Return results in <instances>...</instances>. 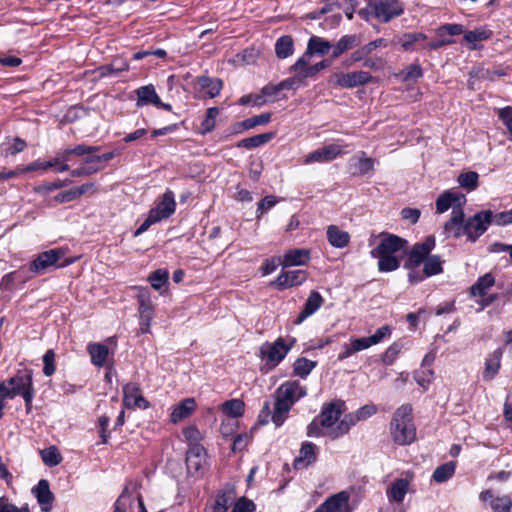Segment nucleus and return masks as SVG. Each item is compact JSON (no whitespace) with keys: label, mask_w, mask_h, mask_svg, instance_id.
Returning a JSON list of instances; mask_svg holds the SVG:
<instances>
[{"label":"nucleus","mask_w":512,"mask_h":512,"mask_svg":"<svg viewBox=\"0 0 512 512\" xmlns=\"http://www.w3.org/2000/svg\"><path fill=\"white\" fill-rule=\"evenodd\" d=\"M69 183H70V181H68V180H57L54 182H48V183H44V184L40 185L39 187H37L35 189V191L38 193L51 192L53 190L63 188L65 186H67Z\"/></svg>","instance_id":"nucleus-61"},{"label":"nucleus","mask_w":512,"mask_h":512,"mask_svg":"<svg viewBox=\"0 0 512 512\" xmlns=\"http://www.w3.org/2000/svg\"><path fill=\"white\" fill-rule=\"evenodd\" d=\"M372 79L373 77L370 73L360 70L348 73H334L331 75L329 82L340 88L352 89L366 85L370 83Z\"/></svg>","instance_id":"nucleus-8"},{"label":"nucleus","mask_w":512,"mask_h":512,"mask_svg":"<svg viewBox=\"0 0 512 512\" xmlns=\"http://www.w3.org/2000/svg\"><path fill=\"white\" fill-rule=\"evenodd\" d=\"M274 137L273 133H263L258 134L252 137H248L245 139H242L238 144L237 147H242L246 149H252L259 147L261 145H264L265 143L269 142Z\"/></svg>","instance_id":"nucleus-41"},{"label":"nucleus","mask_w":512,"mask_h":512,"mask_svg":"<svg viewBox=\"0 0 512 512\" xmlns=\"http://www.w3.org/2000/svg\"><path fill=\"white\" fill-rule=\"evenodd\" d=\"M307 279L303 270L282 271L274 281L278 290H284L293 286L301 285Z\"/></svg>","instance_id":"nucleus-18"},{"label":"nucleus","mask_w":512,"mask_h":512,"mask_svg":"<svg viewBox=\"0 0 512 512\" xmlns=\"http://www.w3.org/2000/svg\"><path fill=\"white\" fill-rule=\"evenodd\" d=\"M353 509L350 505V493L340 491L329 496L313 512H352Z\"/></svg>","instance_id":"nucleus-12"},{"label":"nucleus","mask_w":512,"mask_h":512,"mask_svg":"<svg viewBox=\"0 0 512 512\" xmlns=\"http://www.w3.org/2000/svg\"><path fill=\"white\" fill-rule=\"evenodd\" d=\"M137 290L136 297L139 304L140 329L142 333H148L154 316V304L147 288L137 287Z\"/></svg>","instance_id":"nucleus-9"},{"label":"nucleus","mask_w":512,"mask_h":512,"mask_svg":"<svg viewBox=\"0 0 512 512\" xmlns=\"http://www.w3.org/2000/svg\"><path fill=\"white\" fill-rule=\"evenodd\" d=\"M281 91L279 84H267L261 90V95H255L254 106H262L268 100L267 98H273Z\"/></svg>","instance_id":"nucleus-47"},{"label":"nucleus","mask_w":512,"mask_h":512,"mask_svg":"<svg viewBox=\"0 0 512 512\" xmlns=\"http://www.w3.org/2000/svg\"><path fill=\"white\" fill-rule=\"evenodd\" d=\"M479 176L474 171H469L465 173H461L458 176V183L462 188L467 189L468 191H472L478 186Z\"/></svg>","instance_id":"nucleus-48"},{"label":"nucleus","mask_w":512,"mask_h":512,"mask_svg":"<svg viewBox=\"0 0 512 512\" xmlns=\"http://www.w3.org/2000/svg\"><path fill=\"white\" fill-rule=\"evenodd\" d=\"M360 43L356 35H345L333 46L332 57L338 58L344 52L354 48Z\"/></svg>","instance_id":"nucleus-37"},{"label":"nucleus","mask_w":512,"mask_h":512,"mask_svg":"<svg viewBox=\"0 0 512 512\" xmlns=\"http://www.w3.org/2000/svg\"><path fill=\"white\" fill-rule=\"evenodd\" d=\"M442 263L443 261L440 256L429 254L427 259L424 261L423 271L427 277L438 275L443 272Z\"/></svg>","instance_id":"nucleus-43"},{"label":"nucleus","mask_w":512,"mask_h":512,"mask_svg":"<svg viewBox=\"0 0 512 512\" xmlns=\"http://www.w3.org/2000/svg\"><path fill=\"white\" fill-rule=\"evenodd\" d=\"M277 203L278 200L275 196H265L257 203L256 218L259 219L264 213L272 209Z\"/></svg>","instance_id":"nucleus-50"},{"label":"nucleus","mask_w":512,"mask_h":512,"mask_svg":"<svg viewBox=\"0 0 512 512\" xmlns=\"http://www.w3.org/2000/svg\"><path fill=\"white\" fill-rule=\"evenodd\" d=\"M316 365L317 363L315 361H311L304 357L298 358L293 363V373L294 375L304 379L312 372Z\"/></svg>","instance_id":"nucleus-40"},{"label":"nucleus","mask_w":512,"mask_h":512,"mask_svg":"<svg viewBox=\"0 0 512 512\" xmlns=\"http://www.w3.org/2000/svg\"><path fill=\"white\" fill-rule=\"evenodd\" d=\"M202 450L203 448L200 446H195L189 450L186 458L187 466L189 469L194 468L195 470H198L200 468V461L197 459L200 457Z\"/></svg>","instance_id":"nucleus-58"},{"label":"nucleus","mask_w":512,"mask_h":512,"mask_svg":"<svg viewBox=\"0 0 512 512\" xmlns=\"http://www.w3.org/2000/svg\"><path fill=\"white\" fill-rule=\"evenodd\" d=\"M312 55V53H309V48L307 47L306 52L301 57H299L297 61L290 67V71L297 72V74H299L309 66Z\"/></svg>","instance_id":"nucleus-60"},{"label":"nucleus","mask_w":512,"mask_h":512,"mask_svg":"<svg viewBox=\"0 0 512 512\" xmlns=\"http://www.w3.org/2000/svg\"><path fill=\"white\" fill-rule=\"evenodd\" d=\"M196 408V402L193 398H186L182 400L179 404H177L172 413H171V421L173 423H177L191 415V413Z\"/></svg>","instance_id":"nucleus-28"},{"label":"nucleus","mask_w":512,"mask_h":512,"mask_svg":"<svg viewBox=\"0 0 512 512\" xmlns=\"http://www.w3.org/2000/svg\"><path fill=\"white\" fill-rule=\"evenodd\" d=\"M32 493L36 497L43 512H49L52 508L54 495L50 491L49 482L46 479H41L38 484L33 487Z\"/></svg>","instance_id":"nucleus-19"},{"label":"nucleus","mask_w":512,"mask_h":512,"mask_svg":"<svg viewBox=\"0 0 512 512\" xmlns=\"http://www.w3.org/2000/svg\"><path fill=\"white\" fill-rule=\"evenodd\" d=\"M495 278L491 273H486L479 277L477 281L470 287V295L473 297L486 296L488 290L494 286Z\"/></svg>","instance_id":"nucleus-32"},{"label":"nucleus","mask_w":512,"mask_h":512,"mask_svg":"<svg viewBox=\"0 0 512 512\" xmlns=\"http://www.w3.org/2000/svg\"><path fill=\"white\" fill-rule=\"evenodd\" d=\"M423 75L421 66L417 63H413L407 67L403 74V80L405 81H417Z\"/></svg>","instance_id":"nucleus-59"},{"label":"nucleus","mask_w":512,"mask_h":512,"mask_svg":"<svg viewBox=\"0 0 512 512\" xmlns=\"http://www.w3.org/2000/svg\"><path fill=\"white\" fill-rule=\"evenodd\" d=\"M271 117L272 114L270 112H265L260 115L253 116L251 118H247L234 125V132L240 133L244 130H249L259 125H266L271 121Z\"/></svg>","instance_id":"nucleus-29"},{"label":"nucleus","mask_w":512,"mask_h":512,"mask_svg":"<svg viewBox=\"0 0 512 512\" xmlns=\"http://www.w3.org/2000/svg\"><path fill=\"white\" fill-rule=\"evenodd\" d=\"M503 354V348H497L492 355L486 359L485 370L483 372L484 380H492L500 369L501 357Z\"/></svg>","instance_id":"nucleus-30"},{"label":"nucleus","mask_w":512,"mask_h":512,"mask_svg":"<svg viewBox=\"0 0 512 512\" xmlns=\"http://www.w3.org/2000/svg\"><path fill=\"white\" fill-rule=\"evenodd\" d=\"M342 153L341 146L337 144H329L311 152L305 159V163H324L334 160Z\"/></svg>","instance_id":"nucleus-17"},{"label":"nucleus","mask_w":512,"mask_h":512,"mask_svg":"<svg viewBox=\"0 0 512 512\" xmlns=\"http://www.w3.org/2000/svg\"><path fill=\"white\" fill-rule=\"evenodd\" d=\"M255 510L256 505L252 500L246 497H241L236 501L232 512H254Z\"/></svg>","instance_id":"nucleus-57"},{"label":"nucleus","mask_w":512,"mask_h":512,"mask_svg":"<svg viewBox=\"0 0 512 512\" xmlns=\"http://www.w3.org/2000/svg\"><path fill=\"white\" fill-rule=\"evenodd\" d=\"M456 464L453 461L446 462L438 466L433 474L432 479L437 483H444L448 481L455 473Z\"/></svg>","instance_id":"nucleus-39"},{"label":"nucleus","mask_w":512,"mask_h":512,"mask_svg":"<svg viewBox=\"0 0 512 512\" xmlns=\"http://www.w3.org/2000/svg\"><path fill=\"white\" fill-rule=\"evenodd\" d=\"M94 159L95 155L85 157L79 167L71 170L70 175L72 177H88L98 173L104 168V165L98 161H92Z\"/></svg>","instance_id":"nucleus-23"},{"label":"nucleus","mask_w":512,"mask_h":512,"mask_svg":"<svg viewBox=\"0 0 512 512\" xmlns=\"http://www.w3.org/2000/svg\"><path fill=\"white\" fill-rule=\"evenodd\" d=\"M317 459V446L312 442H304L300 448L299 456L295 459L294 466L307 467Z\"/></svg>","instance_id":"nucleus-25"},{"label":"nucleus","mask_w":512,"mask_h":512,"mask_svg":"<svg viewBox=\"0 0 512 512\" xmlns=\"http://www.w3.org/2000/svg\"><path fill=\"white\" fill-rule=\"evenodd\" d=\"M123 404L126 408L147 409L149 402L143 397L139 386L136 383H127L123 387Z\"/></svg>","instance_id":"nucleus-14"},{"label":"nucleus","mask_w":512,"mask_h":512,"mask_svg":"<svg viewBox=\"0 0 512 512\" xmlns=\"http://www.w3.org/2000/svg\"><path fill=\"white\" fill-rule=\"evenodd\" d=\"M87 350L91 356V362L98 367H102L109 354V349L102 343H90Z\"/></svg>","instance_id":"nucleus-33"},{"label":"nucleus","mask_w":512,"mask_h":512,"mask_svg":"<svg viewBox=\"0 0 512 512\" xmlns=\"http://www.w3.org/2000/svg\"><path fill=\"white\" fill-rule=\"evenodd\" d=\"M231 502V496L227 493H222L216 496L212 512H226Z\"/></svg>","instance_id":"nucleus-56"},{"label":"nucleus","mask_w":512,"mask_h":512,"mask_svg":"<svg viewBox=\"0 0 512 512\" xmlns=\"http://www.w3.org/2000/svg\"><path fill=\"white\" fill-rule=\"evenodd\" d=\"M326 235L329 244L335 248H345L350 242V234L336 225H329Z\"/></svg>","instance_id":"nucleus-26"},{"label":"nucleus","mask_w":512,"mask_h":512,"mask_svg":"<svg viewBox=\"0 0 512 512\" xmlns=\"http://www.w3.org/2000/svg\"><path fill=\"white\" fill-rule=\"evenodd\" d=\"M310 260L308 249H292L286 252L281 261L283 267L306 265Z\"/></svg>","instance_id":"nucleus-24"},{"label":"nucleus","mask_w":512,"mask_h":512,"mask_svg":"<svg viewBox=\"0 0 512 512\" xmlns=\"http://www.w3.org/2000/svg\"><path fill=\"white\" fill-rule=\"evenodd\" d=\"M295 343V338H292L287 344L282 337L277 338L273 343L265 342L259 350L260 358L271 368H275L286 357Z\"/></svg>","instance_id":"nucleus-6"},{"label":"nucleus","mask_w":512,"mask_h":512,"mask_svg":"<svg viewBox=\"0 0 512 512\" xmlns=\"http://www.w3.org/2000/svg\"><path fill=\"white\" fill-rule=\"evenodd\" d=\"M479 498L483 502L489 501L493 512H509L512 507V500L509 496L495 497L490 489L482 491Z\"/></svg>","instance_id":"nucleus-22"},{"label":"nucleus","mask_w":512,"mask_h":512,"mask_svg":"<svg viewBox=\"0 0 512 512\" xmlns=\"http://www.w3.org/2000/svg\"><path fill=\"white\" fill-rule=\"evenodd\" d=\"M434 376V372L432 369L422 368L419 371H416L414 374V379L418 385L423 388H427L431 383Z\"/></svg>","instance_id":"nucleus-53"},{"label":"nucleus","mask_w":512,"mask_h":512,"mask_svg":"<svg viewBox=\"0 0 512 512\" xmlns=\"http://www.w3.org/2000/svg\"><path fill=\"white\" fill-rule=\"evenodd\" d=\"M137 106H144L148 104L158 103L159 96L156 93L155 87L152 84L142 86L136 90Z\"/></svg>","instance_id":"nucleus-34"},{"label":"nucleus","mask_w":512,"mask_h":512,"mask_svg":"<svg viewBox=\"0 0 512 512\" xmlns=\"http://www.w3.org/2000/svg\"><path fill=\"white\" fill-rule=\"evenodd\" d=\"M491 36V31L487 29H475L473 31H468L464 35V39L469 43L481 42L489 39Z\"/></svg>","instance_id":"nucleus-51"},{"label":"nucleus","mask_w":512,"mask_h":512,"mask_svg":"<svg viewBox=\"0 0 512 512\" xmlns=\"http://www.w3.org/2000/svg\"><path fill=\"white\" fill-rule=\"evenodd\" d=\"M198 84L201 90L210 98H214L219 95L222 89V81L217 78L202 76L198 78Z\"/></svg>","instance_id":"nucleus-35"},{"label":"nucleus","mask_w":512,"mask_h":512,"mask_svg":"<svg viewBox=\"0 0 512 512\" xmlns=\"http://www.w3.org/2000/svg\"><path fill=\"white\" fill-rule=\"evenodd\" d=\"M270 421L273 422V410H271L270 403L265 401L258 415V423L266 425Z\"/></svg>","instance_id":"nucleus-62"},{"label":"nucleus","mask_w":512,"mask_h":512,"mask_svg":"<svg viewBox=\"0 0 512 512\" xmlns=\"http://www.w3.org/2000/svg\"><path fill=\"white\" fill-rule=\"evenodd\" d=\"M218 114L219 109L217 107H210L207 109L205 117L201 121L200 125L201 134L205 135L214 129Z\"/></svg>","instance_id":"nucleus-44"},{"label":"nucleus","mask_w":512,"mask_h":512,"mask_svg":"<svg viewBox=\"0 0 512 512\" xmlns=\"http://www.w3.org/2000/svg\"><path fill=\"white\" fill-rule=\"evenodd\" d=\"M43 373L45 376H52L55 373V352L52 349L46 351L43 356Z\"/></svg>","instance_id":"nucleus-52"},{"label":"nucleus","mask_w":512,"mask_h":512,"mask_svg":"<svg viewBox=\"0 0 512 512\" xmlns=\"http://www.w3.org/2000/svg\"><path fill=\"white\" fill-rule=\"evenodd\" d=\"M499 118L512 134V107H505L499 110Z\"/></svg>","instance_id":"nucleus-64"},{"label":"nucleus","mask_w":512,"mask_h":512,"mask_svg":"<svg viewBox=\"0 0 512 512\" xmlns=\"http://www.w3.org/2000/svg\"><path fill=\"white\" fill-rule=\"evenodd\" d=\"M390 430L394 442L399 445H408L415 440L416 429L410 405H402L394 412Z\"/></svg>","instance_id":"nucleus-4"},{"label":"nucleus","mask_w":512,"mask_h":512,"mask_svg":"<svg viewBox=\"0 0 512 512\" xmlns=\"http://www.w3.org/2000/svg\"><path fill=\"white\" fill-rule=\"evenodd\" d=\"M100 151V146H88L85 144H78L74 147H68L62 150L61 157L64 161H70L72 156L87 157L91 154Z\"/></svg>","instance_id":"nucleus-31"},{"label":"nucleus","mask_w":512,"mask_h":512,"mask_svg":"<svg viewBox=\"0 0 512 512\" xmlns=\"http://www.w3.org/2000/svg\"><path fill=\"white\" fill-rule=\"evenodd\" d=\"M426 39V35L420 32L404 34L401 40V45L404 50L408 51L416 42Z\"/></svg>","instance_id":"nucleus-55"},{"label":"nucleus","mask_w":512,"mask_h":512,"mask_svg":"<svg viewBox=\"0 0 512 512\" xmlns=\"http://www.w3.org/2000/svg\"><path fill=\"white\" fill-rule=\"evenodd\" d=\"M409 487V481L404 478L397 479L388 490L387 495L390 501L402 502Z\"/></svg>","instance_id":"nucleus-38"},{"label":"nucleus","mask_w":512,"mask_h":512,"mask_svg":"<svg viewBox=\"0 0 512 512\" xmlns=\"http://www.w3.org/2000/svg\"><path fill=\"white\" fill-rule=\"evenodd\" d=\"M403 10V6L398 0H379L370 3L365 9H361L359 15L367 21L374 17L378 21L386 23L400 16Z\"/></svg>","instance_id":"nucleus-5"},{"label":"nucleus","mask_w":512,"mask_h":512,"mask_svg":"<svg viewBox=\"0 0 512 512\" xmlns=\"http://www.w3.org/2000/svg\"><path fill=\"white\" fill-rule=\"evenodd\" d=\"M435 247V239L429 236L422 243L415 244L408 254V258L404 263V268H419L427 259L431 251Z\"/></svg>","instance_id":"nucleus-10"},{"label":"nucleus","mask_w":512,"mask_h":512,"mask_svg":"<svg viewBox=\"0 0 512 512\" xmlns=\"http://www.w3.org/2000/svg\"><path fill=\"white\" fill-rule=\"evenodd\" d=\"M489 219L490 224L497 226H504L512 223V209L509 211H503L499 213H493L491 211V217Z\"/></svg>","instance_id":"nucleus-54"},{"label":"nucleus","mask_w":512,"mask_h":512,"mask_svg":"<svg viewBox=\"0 0 512 512\" xmlns=\"http://www.w3.org/2000/svg\"><path fill=\"white\" fill-rule=\"evenodd\" d=\"M464 212L463 208L459 206H453L450 219L444 224V232L446 237L453 236L454 238H460L464 233Z\"/></svg>","instance_id":"nucleus-16"},{"label":"nucleus","mask_w":512,"mask_h":512,"mask_svg":"<svg viewBox=\"0 0 512 512\" xmlns=\"http://www.w3.org/2000/svg\"><path fill=\"white\" fill-rule=\"evenodd\" d=\"M466 202V198L461 193H455L446 191L441 194L436 200V211L437 213H444L450 207L459 206L462 207Z\"/></svg>","instance_id":"nucleus-21"},{"label":"nucleus","mask_w":512,"mask_h":512,"mask_svg":"<svg viewBox=\"0 0 512 512\" xmlns=\"http://www.w3.org/2000/svg\"><path fill=\"white\" fill-rule=\"evenodd\" d=\"M62 249L44 251L31 262L29 270L35 274H44L50 267L55 266L64 257Z\"/></svg>","instance_id":"nucleus-11"},{"label":"nucleus","mask_w":512,"mask_h":512,"mask_svg":"<svg viewBox=\"0 0 512 512\" xmlns=\"http://www.w3.org/2000/svg\"><path fill=\"white\" fill-rule=\"evenodd\" d=\"M307 47L309 48V53L323 56L329 52L331 44L321 37L312 36L308 41Z\"/></svg>","instance_id":"nucleus-42"},{"label":"nucleus","mask_w":512,"mask_h":512,"mask_svg":"<svg viewBox=\"0 0 512 512\" xmlns=\"http://www.w3.org/2000/svg\"><path fill=\"white\" fill-rule=\"evenodd\" d=\"M345 409V402L340 399L323 404L319 415L307 426V436L314 438L328 436V432L338 424Z\"/></svg>","instance_id":"nucleus-3"},{"label":"nucleus","mask_w":512,"mask_h":512,"mask_svg":"<svg viewBox=\"0 0 512 512\" xmlns=\"http://www.w3.org/2000/svg\"><path fill=\"white\" fill-rule=\"evenodd\" d=\"M222 411L231 417H240L244 413V402L240 399H231L222 404Z\"/></svg>","instance_id":"nucleus-46"},{"label":"nucleus","mask_w":512,"mask_h":512,"mask_svg":"<svg viewBox=\"0 0 512 512\" xmlns=\"http://www.w3.org/2000/svg\"><path fill=\"white\" fill-rule=\"evenodd\" d=\"M175 209L174 193L171 190H166L156 206L149 211V214L153 215L157 222H160L169 218L175 212Z\"/></svg>","instance_id":"nucleus-13"},{"label":"nucleus","mask_w":512,"mask_h":512,"mask_svg":"<svg viewBox=\"0 0 512 512\" xmlns=\"http://www.w3.org/2000/svg\"><path fill=\"white\" fill-rule=\"evenodd\" d=\"M41 459L48 467H54L61 463L62 456L55 446L41 450Z\"/></svg>","instance_id":"nucleus-45"},{"label":"nucleus","mask_w":512,"mask_h":512,"mask_svg":"<svg viewBox=\"0 0 512 512\" xmlns=\"http://www.w3.org/2000/svg\"><path fill=\"white\" fill-rule=\"evenodd\" d=\"M33 372L30 369H24L22 371H18V373L7 379L8 385L15 392V397L18 395H25V393L31 392L34 390L33 388Z\"/></svg>","instance_id":"nucleus-15"},{"label":"nucleus","mask_w":512,"mask_h":512,"mask_svg":"<svg viewBox=\"0 0 512 512\" xmlns=\"http://www.w3.org/2000/svg\"><path fill=\"white\" fill-rule=\"evenodd\" d=\"M26 146L27 144L23 139L16 137L13 139V142L5 149V154L15 155L17 153L22 152L26 148Z\"/></svg>","instance_id":"nucleus-63"},{"label":"nucleus","mask_w":512,"mask_h":512,"mask_svg":"<svg viewBox=\"0 0 512 512\" xmlns=\"http://www.w3.org/2000/svg\"><path fill=\"white\" fill-rule=\"evenodd\" d=\"M491 210H482L465 220L464 233L467 240L475 242L482 236L490 224Z\"/></svg>","instance_id":"nucleus-7"},{"label":"nucleus","mask_w":512,"mask_h":512,"mask_svg":"<svg viewBox=\"0 0 512 512\" xmlns=\"http://www.w3.org/2000/svg\"><path fill=\"white\" fill-rule=\"evenodd\" d=\"M357 422H359V419H357L356 412L345 414L344 417L339 420L335 428L328 432V436L333 440L338 439L339 437L347 434L351 427L356 425Z\"/></svg>","instance_id":"nucleus-27"},{"label":"nucleus","mask_w":512,"mask_h":512,"mask_svg":"<svg viewBox=\"0 0 512 512\" xmlns=\"http://www.w3.org/2000/svg\"><path fill=\"white\" fill-rule=\"evenodd\" d=\"M380 242L370 251L372 258L378 259V270L380 272H392L399 268L400 260L395 253L403 250L407 241L397 235L381 233Z\"/></svg>","instance_id":"nucleus-2"},{"label":"nucleus","mask_w":512,"mask_h":512,"mask_svg":"<svg viewBox=\"0 0 512 512\" xmlns=\"http://www.w3.org/2000/svg\"><path fill=\"white\" fill-rule=\"evenodd\" d=\"M324 303V299L321 294L317 291H311L302 311L299 313L294 323L296 325L301 324L306 318L313 315Z\"/></svg>","instance_id":"nucleus-20"},{"label":"nucleus","mask_w":512,"mask_h":512,"mask_svg":"<svg viewBox=\"0 0 512 512\" xmlns=\"http://www.w3.org/2000/svg\"><path fill=\"white\" fill-rule=\"evenodd\" d=\"M168 278L169 273L167 270L157 269L149 275L148 281L155 290H159L168 282Z\"/></svg>","instance_id":"nucleus-49"},{"label":"nucleus","mask_w":512,"mask_h":512,"mask_svg":"<svg viewBox=\"0 0 512 512\" xmlns=\"http://www.w3.org/2000/svg\"><path fill=\"white\" fill-rule=\"evenodd\" d=\"M307 395V389L298 381H286L274 392L273 423L280 427L288 418L293 405Z\"/></svg>","instance_id":"nucleus-1"},{"label":"nucleus","mask_w":512,"mask_h":512,"mask_svg":"<svg viewBox=\"0 0 512 512\" xmlns=\"http://www.w3.org/2000/svg\"><path fill=\"white\" fill-rule=\"evenodd\" d=\"M294 52V41L290 35H283L275 43V54L279 59H285Z\"/></svg>","instance_id":"nucleus-36"}]
</instances>
